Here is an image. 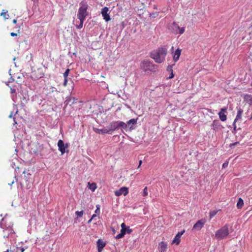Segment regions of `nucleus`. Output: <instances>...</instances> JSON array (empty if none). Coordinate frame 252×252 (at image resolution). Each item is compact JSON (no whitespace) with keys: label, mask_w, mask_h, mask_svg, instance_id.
I'll list each match as a JSON object with an SVG mask.
<instances>
[{"label":"nucleus","mask_w":252,"mask_h":252,"mask_svg":"<svg viewBox=\"0 0 252 252\" xmlns=\"http://www.w3.org/2000/svg\"><path fill=\"white\" fill-rule=\"evenodd\" d=\"M167 49L161 47L156 51H154L151 54V57L157 63H161L165 60L167 54Z\"/></svg>","instance_id":"nucleus-1"},{"label":"nucleus","mask_w":252,"mask_h":252,"mask_svg":"<svg viewBox=\"0 0 252 252\" xmlns=\"http://www.w3.org/2000/svg\"><path fill=\"white\" fill-rule=\"evenodd\" d=\"M80 7L77 13V18L79 20H85L88 15L87 10L89 5L86 1H82L80 4Z\"/></svg>","instance_id":"nucleus-2"},{"label":"nucleus","mask_w":252,"mask_h":252,"mask_svg":"<svg viewBox=\"0 0 252 252\" xmlns=\"http://www.w3.org/2000/svg\"><path fill=\"white\" fill-rule=\"evenodd\" d=\"M140 68L145 72L154 71L156 69V65L148 60H144L141 63Z\"/></svg>","instance_id":"nucleus-3"},{"label":"nucleus","mask_w":252,"mask_h":252,"mask_svg":"<svg viewBox=\"0 0 252 252\" xmlns=\"http://www.w3.org/2000/svg\"><path fill=\"white\" fill-rule=\"evenodd\" d=\"M228 234V226L226 224L216 232L215 237L218 239L222 240L226 238Z\"/></svg>","instance_id":"nucleus-4"},{"label":"nucleus","mask_w":252,"mask_h":252,"mask_svg":"<svg viewBox=\"0 0 252 252\" xmlns=\"http://www.w3.org/2000/svg\"><path fill=\"white\" fill-rule=\"evenodd\" d=\"M0 226L3 229L4 238H8L9 235H12L13 230L10 225L7 226L3 222H0Z\"/></svg>","instance_id":"nucleus-5"},{"label":"nucleus","mask_w":252,"mask_h":252,"mask_svg":"<svg viewBox=\"0 0 252 252\" xmlns=\"http://www.w3.org/2000/svg\"><path fill=\"white\" fill-rule=\"evenodd\" d=\"M237 115L236 116V118L234 121L233 126V129L234 130H236V123L239 121H241V120L242 119V114L243 112V110L241 108V107H237Z\"/></svg>","instance_id":"nucleus-6"},{"label":"nucleus","mask_w":252,"mask_h":252,"mask_svg":"<svg viewBox=\"0 0 252 252\" xmlns=\"http://www.w3.org/2000/svg\"><path fill=\"white\" fill-rule=\"evenodd\" d=\"M206 222L205 219H202L198 220L193 226L192 230L195 231H199L203 227Z\"/></svg>","instance_id":"nucleus-7"},{"label":"nucleus","mask_w":252,"mask_h":252,"mask_svg":"<svg viewBox=\"0 0 252 252\" xmlns=\"http://www.w3.org/2000/svg\"><path fill=\"white\" fill-rule=\"evenodd\" d=\"M58 147L59 150L61 152L62 155L65 153V149L68 147V144L66 143L64 144L63 141L60 139L58 142Z\"/></svg>","instance_id":"nucleus-8"},{"label":"nucleus","mask_w":252,"mask_h":252,"mask_svg":"<svg viewBox=\"0 0 252 252\" xmlns=\"http://www.w3.org/2000/svg\"><path fill=\"white\" fill-rule=\"evenodd\" d=\"M128 193V188L126 187H122L118 190L115 191V195L117 196H120L122 194L125 196Z\"/></svg>","instance_id":"nucleus-9"},{"label":"nucleus","mask_w":252,"mask_h":252,"mask_svg":"<svg viewBox=\"0 0 252 252\" xmlns=\"http://www.w3.org/2000/svg\"><path fill=\"white\" fill-rule=\"evenodd\" d=\"M109 8L107 7H104L101 10V14L106 22H108L110 20L111 18L109 14L108 13Z\"/></svg>","instance_id":"nucleus-10"},{"label":"nucleus","mask_w":252,"mask_h":252,"mask_svg":"<svg viewBox=\"0 0 252 252\" xmlns=\"http://www.w3.org/2000/svg\"><path fill=\"white\" fill-rule=\"evenodd\" d=\"M172 28L173 30V31L177 33H179V34H183L185 32V28H180L179 26L176 23H173L172 25Z\"/></svg>","instance_id":"nucleus-11"},{"label":"nucleus","mask_w":252,"mask_h":252,"mask_svg":"<svg viewBox=\"0 0 252 252\" xmlns=\"http://www.w3.org/2000/svg\"><path fill=\"white\" fill-rule=\"evenodd\" d=\"M185 230H183V231L181 232H179L175 236V238L173 240L172 242V244H176V245H178L179 244L180 242V238L181 236L185 233Z\"/></svg>","instance_id":"nucleus-12"},{"label":"nucleus","mask_w":252,"mask_h":252,"mask_svg":"<svg viewBox=\"0 0 252 252\" xmlns=\"http://www.w3.org/2000/svg\"><path fill=\"white\" fill-rule=\"evenodd\" d=\"M227 112V108L224 107L221 109L219 113V116L220 120L224 122L226 120V115L225 113Z\"/></svg>","instance_id":"nucleus-13"},{"label":"nucleus","mask_w":252,"mask_h":252,"mask_svg":"<svg viewBox=\"0 0 252 252\" xmlns=\"http://www.w3.org/2000/svg\"><path fill=\"white\" fill-rule=\"evenodd\" d=\"M109 133L114 131L118 127V121H113L111 122L108 126H107Z\"/></svg>","instance_id":"nucleus-14"},{"label":"nucleus","mask_w":252,"mask_h":252,"mask_svg":"<svg viewBox=\"0 0 252 252\" xmlns=\"http://www.w3.org/2000/svg\"><path fill=\"white\" fill-rule=\"evenodd\" d=\"M181 49L178 48L176 50L173 54V60L174 62H177L180 58L181 53Z\"/></svg>","instance_id":"nucleus-15"},{"label":"nucleus","mask_w":252,"mask_h":252,"mask_svg":"<svg viewBox=\"0 0 252 252\" xmlns=\"http://www.w3.org/2000/svg\"><path fill=\"white\" fill-rule=\"evenodd\" d=\"M106 244L101 239H98L97 241V246L98 252H101L103 248L105 246Z\"/></svg>","instance_id":"nucleus-16"},{"label":"nucleus","mask_w":252,"mask_h":252,"mask_svg":"<svg viewBox=\"0 0 252 252\" xmlns=\"http://www.w3.org/2000/svg\"><path fill=\"white\" fill-rule=\"evenodd\" d=\"M167 244L166 243L161 242L158 245V250L160 252H165L167 250Z\"/></svg>","instance_id":"nucleus-17"},{"label":"nucleus","mask_w":252,"mask_h":252,"mask_svg":"<svg viewBox=\"0 0 252 252\" xmlns=\"http://www.w3.org/2000/svg\"><path fill=\"white\" fill-rule=\"evenodd\" d=\"M244 99L246 103L252 106V95L246 94L244 96Z\"/></svg>","instance_id":"nucleus-18"},{"label":"nucleus","mask_w":252,"mask_h":252,"mask_svg":"<svg viewBox=\"0 0 252 252\" xmlns=\"http://www.w3.org/2000/svg\"><path fill=\"white\" fill-rule=\"evenodd\" d=\"M220 123L219 120H214L211 125V127L213 129L216 130L220 128Z\"/></svg>","instance_id":"nucleus-19"},{"label":"nucleus","mask_w":252,"mask_h":252,"mask_svg":"<svg viewBox=\"0 0 252 252\" xmlns=\"http://www.w3.org/2000/svg\"><path fill=\"white\" fill-rule=\"evenodd\" d=\"M136 123H137L136 119H131L127 122V124L128 126H130V127L131 128L132 126V125L136 124Z\"/></svg>","instance_id":"nucleus-20"},{"label":"nucleus","mask_w":252,"mask_h":252,"mask_svg":"<svg viewBox=\"0 0 252 252\" xmlns=\"http://www.w3.org/2000/svg\"><path fill=\"white\" fill-rule=\"evenodd\" d=\"M118 127H122L123 128L126 129L127 126H128L127 124H126L125 123L122 121H118Z\"/></svg>","instance_id":"nucleus-21"},{"label":"nucleus","mask_w":252,"mask_h":252,"mask_svg":"<svg viewBox=\"0 0 252 252\" xmlns=\"http://www.w3.org/2000/svg\"><path fill=\"white\" fill-rule=\"evenodd\" d=\"M97 130L98 133H110L107 126L102 129H97Z\"/></svg>","instance_id":"nucleus-22"},{"label":"nucleus","mask_w":252,"mask_h":252,"mask_svg":"<svg viewBox=\"0 0 252 252\" xmlns=\"http://www.w3.org/2000/svg\"><path fill=\"white\" fill-rule=\"evenodd\" d=\"M244 205V202H243V200L241 198H239V199H238V201L237 202V207L238 209H241L242 208V207H243Z\"/></svg>","instance_id":"nucleus-23"},{"label":"nucleus","mask_w":252,"mask_h":252,"mask_svg":"<svg viewBox=\"0 0 252 252\" xmlns=\"http://www.w3.org/2000/svg\"><path fill=\"white\" fill-rule=\"evenodd\" d=\"M88 187H89V189H91L93 191H94L96 189V184L95 183H92V184H91L90 183H88Z\"/></svg>","instance_id":"nucleus-24"},{"label":"nucleus","mask_w":252,"mask_h":252,"mask_svg":"<svg viewBox=\"0 0 252 252\" xmlns=\"http://www.w3.org/2000/svg\"><path fill=\"white\" fill-rule=\"evenodd\" d=\"M220 211V210H219ZM219 210H213L211 211L209 213V217L210 219H211L213 217H214L218 212Z\"/></svg>","instance_id":"nucleus-25"},{"label":"nucleus","mask_w":252,"mask_h":252,"mask_svg":"<svg viewBox=\"0 0 252 252\" xmlns=\"http://www.w3.org/2000/svg\"><path fill=\"white\" fill-rule=\"evenodd\" d=\"M246 114L247 115V117L249 119H252V111H251L250 109L248 110Z\"/></svg>","instance_id":"nucleus-26"},{"label":"nucleus","mask_w":252,"mask_h":252,"mask_svg":"<svg viewBox=\"0 0 252 252\" xmlns=\"http://www.w3.org/2000/svg\"><path fill=\"white\" fill-rule=\"evenodd\" d=\"M83 214H84V211H76L75 212V215L77 216V217L78 218H80V217H82V216L83 215Z\"/></svg>","instance_id":"nucleus-27"},{"label":"nucleus","mask_w":252,"mask_h":252,"mask_svg":"<svg viewBox=\"0 0 252 252\" xmlns=\"http://www.w3.org/2000/svg\"><path fill=\"white\" fill-rule=\"evenodd\" d=\"M173 65H174V64H173V65H171L170 66H168V70L172 71V72H171V74L170 75V76L168 77L169 79H171V78L174 77V74L173 73L172 69Z\"/></svg>","instance_id":"nucleus-28"},{"label":"nucleus","mask_w":252,"mask_h":252,"mask_svg":"<svg viewBox=\"0 0 252 252\" xmlns=\"http://www.w3.org/2000/svg\"><path fill=\"white\" fill-rule=\"evenodd\" d=\"M7 12V11H5L4 10H3L2 12L0 14V15L3 16L5 19H7L8 17H7L6 16H7V17H9V15L8 14L6 15Z\"/></svg>","instance_id":"nucleus-29"},{"label":"nucleus","mask_w":252,"mask_h":252,"mask_svg":"<svg viewBox=\"0 0 252 252\" xmlns=\"http://www.w3.org/2000/svg\"><path fill=\"white\" fill-rule=\"evenodd\" d=\"M148 194V188L147 187H146L144 189H143V193H142V195L143 196H147Z\"/></svg>","instance_id":"nucleus-30"},{"label":"nucleus","mask_w":252,"mask_h":252,"mask_svg":"<svg viewBox=\"0 0 252 252\" xmlns=\"http://www.w3.org/2000/svg\"><path fill=\"white\" fill-rule=\"evenodd\" d=\"M80 24L76 26L77 28L78 29H81L82 28L84 20H80Z\"/></svg>","instance_id":"nucleus-31"},{"label":"nucleus","mask_w":252,"mask_h":252,"mask_svg":"<svg viewBox=\"0 0 252 252\" xmlns=\"http://www.w3.org/2000/svg\"><path fill=\"white\" fill-rule=\"evenodd\" d=\"M69 71H70V70L69 69H67L64 72V73H63V77H64V78H67L68 75V74L69 73Z\"/></svg>","instance_id":"nucleus-32"},{"label":"nucleus","mask_w":252,"mask_h":252,"mask_svg":"<svg viewBox=\"0 0 252 252\" xmlns=\"http://www.w3.org/2000/svg\"><path fill=\"white\" fill-rule=\"evenodd\" d=\"M124 236V234H121V233L119 234H118L116 236V238L117 239H120V238H122V237H123Z\"/></svg>","instance_id":"nucleus-33"},{"label":"nucleus","mask_w":252,"mask_h":252,"mask_svg":"<svg viewBox=\"0 0 252 252\" xmlns=\"http://www.w3.org/2000/svg\"><path fill=\"white\" fill-rule=\"evenodd\" d=\"M132 232V229H130L129 227H126V232L127 234H130Z\"/></svg>","instance_id":"nucleus-34"},{"label":"nucleus","mask_w":252,"mask_h":252,"mask_svg":"<svg viewBox=\"0 0 252 252\" xmlns=\"http://www.w3.org/2000/svg\"><path fill=\"white\" fill-rule=\"evenodd\" d=\"M228 165V162H227V161L225 162L222 164V168H226V167H227Z\"/></svg>","instance_id":"nucleus-35"},{"label":"nucleus","mask_w":252,"mask_h":252,"mask_svg":"<svg viewBox=\"0 0 252 252\" xmlns=\"http://www.w3.org/2000/svg\"><path fill=\"white\" fill-rule=\"evenodd\" d=\"M121 233L124 234V236H125V235L126 233V229H121Z\"/></svg>","instance_id":"nucleus-36"},{"label":"nucleus","mask_w":252,"mask_h":252,"mask_svg":"<svg viewBox=\"0 0 252 252\" xmlns=\"http://www.w3.org/2000/svg\"><path fill=\"white\" fill-rule=\"evenodd\" d=\"M121 227H122V229H126V225H125V223H122L121 224Z\"/></svg>","instance_id":"nucleus-37"},{"label":"nucleus","mask_w":252,"mask_h":252,"mask_svg":"<svg viewBox=\"0 0 252 252\" xmlns=\"http://www.w3.org/2000/svg\"><path fill=\"white\" fill-rule=\"evenodd\" d=\"M64 82H63V85L65 86L67 84V78H64Z\"/></svg>","instance_id":"nucleus-38"},{"label":"nucleus","mask_w":252,"mask_h":252,"mask_svg":"<svg viewBox=\"0 0 252 252\" xmlns=\"http://www.w3.org/2000/svg\"><path fill=\"white\" fill-rule=\"evenodd\" d=\"M10 35L11 36H17V34L16 33H14V32H11L10 33Z\"/></svg>","instance_id":"nucleus-39"},{"label":"nucleus","mask_w":252,"mask_h":252,"mask_svg":"<svg viewBox=\"0 0 252 252\" xmlns=\"http://www.w3.org/2000/svg\"><path fill=\"white\" fill-rule=\"evenodd\" d=\"M15 92H16L15 89L11 88V94L15 93Z\"/></svg>","instance_id":"nucleus-40"},{"label":"nucleus","mask_w":252,"mask_h":252,"mask_svg":"<svg viewBox=\"0 0 252 252\" xmlns=\"http://www.w3.org/2000/svg\"><path fill=\"white\" fill-rule=\"evenodd\" d=\"M95 217H96V215H95V214H94V215L92 216V217L91 219H92V220H93V219H94V218H95Z\"/></svg>","instance_id":"nucleus-41"},{"label":"nucleus","mask_w":252,"mask_h":252,"mask_svg":"<svg viewBox=\"0 0 252 252\" xmlns=\"http://www.w3.org/2000/svg\"><path fill=\"white\" fill-rule=\"evenodd\" d=\"M142 160H140L139 161V165H138V168H139V167H140V166H141V164H142Z\"/></svg>","instance_id":"nucleus-42"},{"label":"nucleus","mask_w":252,"mask_h":252,"mask_svg":"<svg viewBox=\"0 0 252 252\" xmlns=\"http://www.w3.org/2000/svg\"><path fill=\"white\" fill-rule=\"evenodd\" d=\"M97 212H99V208H98V207H97V209H96V210H95V212L96 213H97Z\"/></svg>","instance_id":"nucleus-43"},{"label":"nucleus","mask_w":252,"mask_h":252,"mask_svg":"<svg viewBox=\"0 0 252 252\" xmlns=\"http://www.w3.org/2000/svg\"><path fill=\"white\" fill-rule=\"evenodd\" d=\"M13 117V112H11L10 115L9 116V117L11 118Z\"/></svg>","instance_id":"nucleus-44"},{"label":"nucleus","mask_w":252,"mask_h":252,"mask_svg":"<svg viewBox=\"0 0 252 252\" xmlns=\"http://www.w3.org/2000/svg\"><path fill=\"white\" fill-rule=\"evenodd\" d=\"M3 252H13L11 250H9L8 249L6 251H4Z\"/></svg>","instance_id":"nucleus-45"},{"label":"nucleus","mask_w":252,"mask_h":252,"mask_svg":"<svg viewBox=\"0 0 252 252\" xmlns=\"http://www.w3.org/2000/svg\"><path fill=\"white\" fill-rule=\"evenodd\" d=\"M13 23L14 24H16V23H17V20H16V19H14V20H13Z\"/></svg>","instance_id":"nucleus-46"},{"label":"nucleus","mask_w":252,"mask_h":252,"mask_svg":"<svg viewBox=\"0 0 252 252\" xmlns=\"http://www.w3.org/2000/svg\"><path fill=\"white\" fill-rule=\"evenodd\" d=\"M13 121H14V124H17V122H16V120H15V118H13Z\"/></svg>","instance_id":"nucleus-47"},{"label":"nucleus","mask_w":252,"mask_h":252,"mask_svg":"<svg viewBox=\"0 0 252 252\" xmlns=\"http://www.w3.org/2000/svg\"><path fill=\"white\" fill-rule=\"evenodd\" d=\"M92 220H92V219H91L90 220H88V223H90L92 221Z\"/></svg>","instance_id":"nucleus-48"},{"label":"nucleus","mask_w":252,"mask_h":252,"mask_svg":"<svg viewBox=\"0 0 252 252\" xmlns=\"http://www.w3.org/2000/svg\"><path fill=\"white\" fill-rule=\"evenodd\" d=\"M14 183V181H13L11 183H9V185L11 186Z\"/></svg>","instance_id":"nucleus-49"},{"label":"nucleus","mask_w":252,"mask_h":252,"mask_svg":"<svg viewBox=\"0 0 252 252\" xmlns=\"http://www.w3.org/2000/svg\"><path fill=\"white\" fill-rule=\"evenodd\" d=\"M173 49H174V47H173V46H172V48H171V50H173Z\"/></svg>","instance_id":"nucleus-50"},{"label":"nucleus","mask_w":252,"mask_h":252,"mask_svg":"<svg viewBox=\"0 0 252 252\" xmlns=\"http://www.w3.org/2000/svg\"><path fill=\"white\" fill-rule=\"evenodd\" d=\"M17 113H18V110H17V111H16L15 114H17Z\"/></svg>","instance_id":"nucleus-51"},{"label":"nucleus","mask_w":252,"mask_h":252,"mask_svg":"<svg viewBox=\"0 0 252 252\" xmlns=\"http://www.w3.org/2000/svg\"><path fill=\"white\" fill-rule=\"evenodd\" d=\"M13 60L15 61V58H13Z\"/></svg>","instance_id":"nucleus-52"}]
</instances>
